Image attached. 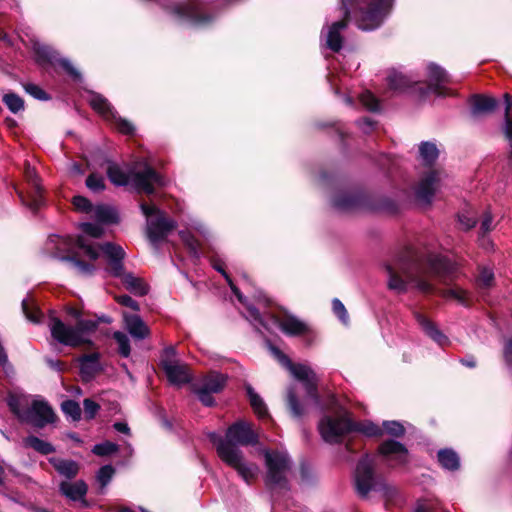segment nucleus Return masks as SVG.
Wrapping results in <instances>:
<instances>
[{"instance_id": "3c124183", "label": "nucleus", "mask_w": 512, "mask_h": 512, "mask_svg": "<svg viewBox=\"0 0 512 512\" xmlns=\"http://www.w3.org/2000/svg\"><path fill=\"white\" fill-rule=\"evenodd\" d=\"M383 429L387 434L394 437H400L405 433L403 425L398 421H384Z\"/></svg>"}, {"instance_id": "f257e3e1", "label": "nucleus", "mask_w": 512, "mask_h": 512, "mask_svg": "<svg viewBox=\"0 0 512 512\" xmlns=\"http://www.w3.org/2000/svg\"><path fill=\"white\" fill-rule=\"evenodd\" d=\"M385 270L390 290L404 293L412 284L422 292H431V276L445 278L447 262L445 257L431 254L425 258L414 248H406L393 261L385 264Z\"/></svg>"}, {"instance_id": "680f3d73", "label": "nucleus", "mask_w": 512, "mask_h": 512, "mask_svg": "<svg viewBox=\"0 0 512 512\" xmlns=\"http://www.w3.org/2000/svg\"><path fill=\"white\" fill-rule=\"evenodd\" d=\"M246 317L250 321L258 322L262 326H264L265 328L268 329V325L264 322V320L262 319L261 314L259 313V311L255 307H253L251 305L247 306V316Z\"/></svg>"}, {"instance_id": "72a5a7b5", "label": "nucleus", "mask_w": 512, "mask_h": 512, "mask_svg": "<svg viewBox=\"0 0 512 512\" xmlns=\"http://www.w3.org/2000/svg\"><path fill=\"white\" fill-rule=\"evenodd\" d=\"M498 105V101L490 96L477 95L474 97L472 112L474 114L491 112Z\"/></svg>"}, {"instance_id": "5701e85b", "label": "nucleus", "mask_w": 512, "mask_h": 512, "mask_svg": "<svg viewBox=\"0 0 512 512\" xmlns=\"http://www.w3.org/2000/svg\"><path fill=\"white\" fill-rule=\"evenodd\" d=\"M59 490L66 498L71 501H79L83 507H87L88 503L85 496L88 491L87 484L83 480L75 482L62 481Z\"/></svg>"}, {"instance_id": "79ce46f5", "label": "nucleus", "mask_w": 512, "mask_h": 512, "mask_svg": "<svg viewBox=\"0 0 512 512\" xmlns=\"http://www.w3.org/2000/svg\"><path fill=\"white\" fill-rule=\"evenodd\" d=\"M113 338L118 345L119 354L124 358L129 357L131 353L129 337L124 332L116 331L113 333Z\"/></svg>"}, {"instance_id": "a211bd4d", "label": "nucleus", "mask_w": 512, "mask_h": 512, "mask_svg": "<svg viewBox=\"0 0 512 512\" xmlns=\"http://www.w3.org/2000/svg\"><path fill=\"white\" fill-rule=\"evenodd\" d=\"M225 383L226 377L223 374L211 372L194 386V391L205 406H212L214 404L212 394L219 393Z\"/></svg>"}, {"instance_id": "603ef678", "label": "nucleus", "mask_w": 512, "mask_h": 512, "mask_svg": "<svg viewBox=\"0 0 512 512\" xmlns=\"http://www.w3.org/2000/svg\"><path fill=\"white\" fill-rule=\"evenodd\" d=\"M360 102L370 111H377L379 109V102L377 98L369 91L363 92L360 95Z\"/></svg>"}, {"instance_id": "39448f33", "label": "nucleus", "mask_w": 512, "mask_h": 512, "mask_svg": "<svg viewBox=\"0 0 512 512\" xmlns=\"http://www.w3.org/2000/svg\"><path fill=\"white\" fill-rule=\"evenodd\" d=\"M68 314L76 319L74 326L67 325L60 319L51 316L49 327L52 337L59 343L77 347L84 344H90L91 338L95 334L99 322L110 323L108 316H100L97 320L83 319L75 308H69Z\"/></svg>"}, {"instance_id": "c756f323", "label": "nucleus", "mask_w": 512, "mask_h": 512, "mask_svg": "<svg viewBox=\"0 0 512 512\" xmlns=\"http://www.w3.org/2000/svg\"><path fill=\"white\" fill-rule=\"evenodd\" d=\"M101 370L99 354L92 353L80 359V373L84 380L89 381Z\"/></svg>"}, {"instance_id": "0e129e2a", "label": "nucleus", "mask_w": 512, "mask_h": 512, "mask_svg": "<svg viewBox=\"0 0 512 512\" xmlns=\"http://www.w3.org/2000/svg\"><path fill=\"white\" fill-rule=\"evenodd\" d=\"M358 125L363 133L369 134L375 128V122L370 118H364L363 120L358 122Z\"/></svg>"}, {"instance_id": "69168bd1", "label": "nucleus", "mask_w": 512, "mask_h": 512, "mask_svg": "<svg viewBox=\"0 0 512 512\" xmlns=\"http://www.w3.org/2000/svg\"><path fill=\"white\" fill-rule=\"evenodd\" d=\"M414 512H435L433 503L430 501H420L416 504Z\"/></svg>"}, {"instance_id": "e433bc0d", "label": "nucleus", "mask_w": 512, "mask_h": 512, "mask_svg": "<svg viewBox=\"0 0 512 512\" xmlns=\"http://www.w3.org/2000/svg\"><path fill=\"white\" fill-rule=\"evenodd\" d=\"M457 223L459 229L463 231L470 230L476 225V216L470 206H465V208L457 213Z\"/></svg>"}, {"instance_id": "dca6fc26", "label": "nucleus", "mask_w": 512, "mask_h": 512, "mask_svg": "<svg viewBox=\"0 0 512 512\" xmlns=\"http://www.w3.org/2000/svg\"><path fill=\"white\" fill-rule=\"evenodd\" d=\"M161 366L172 384L181 385L191 380L188 366L176 359V350L174 347H168L163 351Z\"/></svg>"}, {"instance_id": "a878e982", "label": "nucleus", "mask_w": 512, "mask_h": 512, "mask_svg": "<svg viewBox=\"0 0 512 512\" xmlns=\"http://www.w3.org/2000/svg\"><path fill=\"white\" fill-rule=\"evenodd\" d=\"M420 82L414 74H404L397 70H391L387 76V83L391 90L402 93Z\"/></svg>"}, {"instance_id": "9b49d317", "label": "nucleus", "mask_w": 512, "mask_h": 512, "mask_svg": "<svg viewBox=\"0 0 512 512\" xmlns=\"http://www.w3.org/2000/svg\"><path fill=\"white\" fill-rule=\"evenodd\" d=\"M101 252L108 259L110 273L116 277H122L124 285L130 292L138 296L147 294L148 287L141 278L123 272L122 259L125 253L120 246L107 242L101 245Z\"/></svg>"}, {"instance_id": "473e14b6", "label": "nucleus", "mask_w": 512, "mask_h": 512, "mask_svg": "<svg viewBox=\"0 0 512 512\" xmlns=\"http://www.w3.org/2000/svg\"><path fill=\"white\" fill-rule=\"evenodd\" d=\"M419 159L425 165H432L439 156V150L435 143L423 141L419 144Z\"/></svg>"}, {"instance_id": "ea45409f", "label": "nucleus", "mask_w": 512, "mask_h": 512, "mask_svg": "<svg viewBox=\"0 0 512 512\" xmlns=\"http://www.w3.org/2000/svg\"><path fill=\"white\" fill-rule=\"evenodd\" d=\"M287 404L290 409L291 414L300 418L305 413V408L302 404L299 403L294 387H290L287 391Z\"/></svg>"}, {"instance_id": "5fc2aeb1", "label": "nucleus", "mask_w": 512, "mask_h": 512, "mask_svg": "<svg viewBox=\"0 0 512 512\" xmlns=\"http://www.w3.org/2000/svg\"><path fill=\"white\" fill-rule=\"evenodd\" d=\"M86 186L93 192H100L105 188L102 176L91 174L86 180Z\"/></svg>"}, {"instance_id": "1a4fd4ad", "label": "nucleus", "mask_w": 512, "mask_h": 512, "mask_svg": "<svg viewBox=\"0 0 512 512\" xmlns=\"http://www.w3.org/2000/svg\"><path fill=\"white\" fill-rule=\"evenodd\" d=\"M167 9L178 21L194 27H207L218 18V12L206 0H187Z\"/></svg>"}, {"instance_id": "bb28decb", "label": "nucleus", "mask_w": 512, "mask_h": 512, "mask_svg": "<svg viewBox=\"0 0 512 512\" xmlns=\"http://www.w3.org/2000/svg\"><path fill=\"white\" fill-rule=\"evenodd\" d=\"M37 53L44 60L53 65H59L64 71L70 75L74 80H79L81 75L79 71L72 65L66 58H58L57 53L47 46L39 47Z\"/></svg>"}, {"instance_id": "cd10ccee", "label": "nucleus", "mask_w": 512, "mask_h": 512, "mask_svg": "<svg viewBox=\"0 0 512 512\" xmlns=\"http://www.w3.org/2000/svg\"><path fill=\"white\" fill-rule=\"evenodd\" d=\"M125 328L129 334L136 340H143L150 334V330L145 322L136 314H123Z\"/></svg>"}, {"instance_id": "9d476101", "label": "nucleus", "mask_w": 512, "mask_h": 512, "mask_svg": "<svg viewBox=\"0 0 512 512\" xmlns=\"http://www.w3.org/2000/svg\"><path fill=\"white\" fill-rule=\"evenodd\" d=\"M267 347L277 361L289 370L295 379L303 384L307 398L316 406H320V399L317 393V377L314 371L305 364H293L288 356L269 341L267 342Z\"/></svg>"}, {"instance_id": "4468645a", "label": "nucleus", "mask_w": 512, "mask_h": 512, "mask_svg": "<svg viewBox=\"0 0 512 512\" xmlns=\"http://www.w3.org/2000/svg\"><path fill=\"white\" fill-rule=\"evenodd\" d=\"M24 177L27 190L24 191L15 187V191L22 205L27 207L33 213H36L45 203L43 188L34 167L30 166V164L25 165Z\"/></svg>"}, {"instance_id": "f03ea898", "label": "nucleus", "mask_w": 512, "mask_h": 512, "mask_svg": "<svg viewBox=\"0 0 512 512\" xmlns=\"http://www.w3.org/2000/svg\"><path fill=\"white\" fill-rule=\"evenodd\" d=\"M258 438L252 425L245 421H238L231 425L225 438L215 432L209 434V439L215 445L219 458L234 469L247 484H251L258 477L259 466L247 461L237 446L255 445Z\"/></svg>"}, {"instance_id": "864d4df0", "label": "nucleus", "mask_w": 512, "mask_h": 512, "mask_svg": "<svg viewBox=\"0 0 512 512\" xmlns=\"http://www.w3.org/2000/svg\"><path fill=\"white\" fill-rule=\"evenodd\" d=\"M332 308L334 314L339 318V320L344 325H347L349 322V316L343 303L339 299L335 298L332 301Z\"/></svg>"}, {"instance_id": "37998d69", "label": "nucleus", "mask_w": 512, "mask_h": 512, "mask_svg": "<svg viewBox=\"0 0 512 512\" xmlns=\"http://www.w3.org/2000/svg\"><path fill=\"white\" fill-rule=\"evenodd\" d=\"M211 263H212V266L215 270H217L218 272H220L224 277L225 279L227 280L229 286L231 287V290L233 291V293L236 295V297L238 298V300L242 303H244V297L243 295L241 294V292L239 291V289L233 284L232 280L230 279V277L228 276V274L226 273V271L224 270V263L220 260V259H216V258H213L211 260Z\"/></svg>"}, {"instance_id": "423d86ee", "label": "nucleus", "mask_w": 512, "mask_h": 512, "mask_svg": "<svg viewBox=\"0 0 512 512\" xmlns=\"http://www.w3.org/2000/svg\"><path fill=\"white\" fill-rule=\"evenodd\" d=\"M345 16L363 31L378 28L389 15L394 0H341Z\"/></svg>"}, {"instance_id": "58836bf2", "label": "nucleus", "mask_w": 512, "mask_h": 512, "mask_svg": "<svg viewBox=\"0 0 512 512\" xmlns=\"http://www.w3.org/2000/svg\"><path fill=\"white\" fill-rule=\"evenodd\" d=\"M504 103H505V111H504V134L506 138L511 142V157H512V120L510 118V109L512 107V96L509 94H504Z\"/></svg>"}, {"instance_id": "393cba45", "label": "nucleus", "mask_w": 512, "mask_h": 512, "mask_svg": "<svg viewBox=\"0 0 512 512\" xmlns=\"http://www.w3.org/2000/svg\"><path fill=\"white\" fill-rule=\"evenodd\" d=\"M415 316L425 335L429 337L433 342H435L439 347L444 349L448 343V338L444 332L439 329L437 324L422 314L417 313Z\"/></svg>"}, {"instance_id": "de8ad7c7", "label": "nucleus", "mask_w": 512, "mask_h": 512, "mask_svg": "<svg viewBox=\"0 0 512 512\" xmlns=\"http://www.w3.org/2000/svg\"><path fill=\"white\" fill-rule=\"evenodd\" d=\"M494 273L490 268L483 267L480 270L477 284L480 288L487 289L493 285Z\"/></svg>"}, {"instance_id": "a18cd8bd", "label": "nucleus", "mask_w": 512, "mask_h": 512, "mask_svg": "<svg viewBox=\"0 0 512 512\" xmlns=\"http://www.w3.org/2000/svg\"><path fill=\"white\" fill-rule=\"evenodd\" d=\"M62 411L73 421H77L81 418L80 405L74 400H65L61 404Z\"/></svg>"}, {"instance_id": "0eeeda50", "label": "nucleus", "mask_w": 512, "mask_h": 512, "mask_svg": "<svg viewBox=\"0 0 512 512\" xmlns=\"http://www.w3.org/2000/svg\"><path fill=\"white\" fill-rule=\"evenodd\" d=\"M107 175L110 181L117 186L131 184L139 193L151 195L156 187H161L165 181L151 166L145 164L140 171H126L115 163H109Z\"/></svg>"}, {"instance_id": "338daca9", "label": "nucleus", "mask_w": 512, "mask_h": 512, "mask_svg": "<svg viewBox=\"0 0 512 512\" xmlns=\"http://www.w3.org/2000/svg\"><path fill=\"white\" fill-rule=\"evenodd\" d=\"M504 359L508 365H512V337L506 340L504 344Z\"/></svg>"}, {"instance_id": "c03bdc74", "label": "nucleus", "mask_w": 512, "mask_h": 512, "mask_svg": "<svg viewBox=\"0 0 512 512\" xmlns=\"http://www.w3.org/2000/svg\"><path fill=\"white\" fill-rule=\"evenodd\" d=\"M3 102L8 107V109L14 114L24 109L23 99L15 93L5 94L3 96Z\"/></svg>"}, {"instance_id": "c9c22d12", "label": "nucleus", "mask_w": 512, "mask_h": 512, "mask_svg": "<svg viewBox=\"0 0 512 512\" xmlns=\"http://www.w3.org/2000/svg\"><path fill=\"white\" fill-rule=\"evenodd\" d=\"M91 216L100 223H113L117 219L116 212L105 205L93 207Z\"/></svg>"}, {"instance_id": "f704fd0d", "label": "nucleus", "mask_w": 512, "mask_h": 512, "mask_svg": "<svg viewBox=\"0 0 512 512\" xmlns=\"http://www.w3.org/2000/svg\"><path fill=\"white\" fill-rule=\"evenodd\" d=\"M24 445L26 447L34 449L35 451L43 455H48L55 451V448L51 443L44 441L33 435L28 436L24 439Z\"/></svg>"}, {"instance_id": "7ed1b4c3", "label": "nucleus", "mask_w": 512, "mask_h": 512, "mask_svg": "<svg viewBox=\"0 0 512 512\" xmlns=\"http://www.w3.org/2000/svg\"><path fill=\"white\" fill-rule=\"evenodd\" d=\"M45 252L53 258L71 262L79 274L86 276L93 273L94 266L84 263L76 257L84 255L91 260H96L101 252V245H94L91 240L84 236L74 239L72 237L51 235L45 244Z\"/></svg>"}, {"instance_id": "b1692460", "label": "nucleus", "mask_w": 512, "mask_h": 512, "mask_svg": "<svg viewBox=\"0 0 512 512\" xmlns=\"http://www.w3.org/2000/svg\"><path fill=\"white\" fill-rule=\"evenodd\" d=\"M365 201L360 193L340 192L333 198V206L340 211H351L364 207Z\"/></svg>"}, {"instance_id": "a19ab883", "label": "nucleus", "mask_w": 512, "mask_h": 512, "mask_svg": "<svg viewBox=\"0 0 512 512\" xmlns=\"http://www.w3.org/2000/svg\"><path fill=\"white\" fill-rule=\"evenodd\" d=\"M22 310L26 316V318L33 323H39L42 318V313L39 311V309L36 307V305L33 303L30 299H24L22 301Z\"/></svg>"}, {"instance_id": "13d9d810", "label": "nucleus", "mask_w": 512, "mask_h": 512, "mask_svg": "<svg viewBox=\"0 0 512 512\" xmlns=\"http://www.w3.org/2000/svg\"><path fill=\"white\" fill-rule=\"evenodd\" d=\"M25 91L29 95L34 97L35 99H38V100H48L49 99V96L47 95V93L42 88H40L38 85L27 84V85H25Z\"/></svg>"}, {"instance_id": "09e8293b", "label": "nucleus", "mask_w": 512, "mask_h": 512, "mask_svg": "<svg viewBox=\"0 0 512 512\" xmlns=\"http://www.w3.org/2000/svg\"><path fill=\"white\" fill-rule=\"evenodd\" d=\"M117 451L118 445L110 441L96 444L92 449V452L98 456H107Z\"/></svg>"}, {"instance_id": "2eb2a0df", "label": "nucleus", "mask_w": 512, "mask_h": 512, "mask_svg": "<svg viewBox=\"0 0 512 512\" xmlns=\"http://www.w3.org/2000/svg\"><path fill=\"white\" fill-rule=\"evenodd\" d=\"M88 101L91 107L120 133L127 135L133 134L135 130L134 125L127 119L119 116L108 100L102 95L91 93Z\"/></svg>"}, {"instance_id": "4be33fe9", "label": "nucleus", "mask_w": 512, "mask_h": 512, "mask_svg": "<svg viewBox=\"0 0 512 512\" xmlns=\"http://www.w3.org/2000/svg\"><path fill=\"white\" fill-rule=\"evenodd\" d=\"M346 26L347 21L343 19L332 23L322 30L321 38L325 40L326 47L334 52H338L342 48L343 38L341 32Z\"/></svg>"}, {"instance_id": "bf43d9fd", "label": "nucleus", "mask_w": 512, "mask_h": 512, "mask_svg": "<svg viewBox=\"0 0 512 512\" xmlns=\"http://www.w3.org/2000/svg\"><path fill=\"white\" fill-rule=\"evenodd\" d=\"M84 413L87 419H92L97 414L100 406L93 400L87 398L83 401Z\"/></svg>"}, {"instance_id": "774afa93", "label": "nucleus", "mask_w": 512, "mask_h": 512, "mask_svg": "<svg viewBox=\"0 0 512 512\" xmlns=\"http://www.w3.org/2000/svg\"><path fill=\"white\" fill-rule=\"evenodd\" d=\"M460 468V458L459 456L450 449V471H455Z\"/></svg>"}, {"instance_id": "c85d7f7f", "label": "nucleus", "mask_w": 512, "mask_h": 512, "mask_svg": "<svg viewBox=\"0 0 512 512\" xmlns=\"http://www.w3.org/2000/svg\"><path fill=\"white\" fill-rule=\"evenodd\" d=\"M427 83L432 92L437 95L444 94L445 69L434 62H430L426 67Z\"/></svg>"}, {"instance_id": "7c9ffc66", "label": "nucleus", "mask_w": 512, "mask_h": 512, "mask_svg": "<svg viewBox=\"0 0 512 512\" xmlns=\"http://www.w3.org/2000/svg\"><path fill=\"white\" fill-rule=\"evenodd\" d=\"M50 463L60 475L67 479L74 478L79 472V465L73 460L51 458Z\"/></svg>"}, {"instance_id": "8fccbe9b", "label": "nucleus", "mask_w": 512, "mask_h": 512, "mask_svg": "<svg viewBox=\"0 0 512 512\" xmlns=\"http://www.w3.org/2000/svg\"><path fill=\"white\" fill-rule=\"evenodd\" d=\"M114 473L115 470L111 465H105L100 468L97 473V481L100 483L102 489L111 481Z\"/></svg>"}, {"instance_id": "aec40b11", "label": "nucleus", "mask_w": 512, "mask_h": 512, "mask_svg": "<svg viewBox=\"0 0 512 512\" xmlns=\"http://www.w3.org/2000/svg\"><path fill=\"white\" fill-rule=\"evenodd\" d=\"M439 181V174L436 171L425 174L414 188L417 202L423 205L430 204L439 189Z\"/></svg>"}, {"instance_id": "f3484780", "label": "nucleus", "mask_w": 512, "mask_h": 512, "mask_svg": "<svg viewBox=\"0 0 512 512\" xmlns=\"http://www.w3.org/2000/svg\"><path fill=\"white\" fill-rule=\"evenodd\" d=\"M355 488L358 495L366 498L375 488L374 464L369 456L363 457L357 464L354 474Z\"/></svg>"}, {"instance_id": "052dcab7", "label": "nucleus", "mask_w": 512, "mask_h": 512, "mask_svg": "<svg viewBox=\"0 0 512 512\" xmlns=\"http://www.w3.org/2000/svg\"><path fill=\"white\" fill-rule=\"evenodd\" d=\"M449 294H450V300L455 299L462 305L468 304V294L466 291H464L460 288H457V287L450 286Z\"/></svg>"}, {"instance_id": "6ab92c4d", "label": "nucleus", "mask_w": 512, "mask_h": 512, "mask_svg": "<svg viewBox=\"0 0 512 512\" xmlns=\"http://www.w3.org/2000/svg\"><path fill=\"white\" fill-rule=\"evenodd\" d=\"M378 451L384 458V461L391 467L402 466L409 461L407 448L400 442L394 440L384 441L379 446Z\"/></svg>"}, {"instance_id": "f8f14e48", "label": "nucleus", "mask_w": 512, "mask_h": 512, "mask_svg": "<svg viewBox=\"0 0 512 512\" xmlns=\"http://www.w3.org/2000/svg\"><path fill=\"white\" fill-rule=\"evenodd\" d=\"M266 485L270 489H286L292 470V461L286 451L265 450Z\"/></svg>"}, {"instance_id": "2f4dec72", "label": "nucleus", "mask_w": 512, "mask_h": 512, "mask_svg": "<svg viewBox=\"0 0 512 512\" xmlns=\"http://www.w3.org/2000/svg\"><path fill=\"white\" fill-rule=\"evenodd\" d=\"M493 216L490 211H485L482 215L479 228V242L484 248H490L492 243L487 235L495 228Z\"/></svg>"}, {"instance_id": "6e6d98bb", "label": "nucleus", "mask_w": 512, "mask_h": 512, "mask_svg": "<svg viewBox=\"0 0 512 512\" xmlns=\"http://www.w3.org/2000/svg\"><path fill=\"white\" fill-rule=\"evenodd\" d=\"M81 229L86 235L93 238H99L103 233V229L99 224L89 222L82 223Z\"/></svg>"}, {"instance_id": "6e6552de", "label": "nucleus", "mask_w": 512, "mask_h": 512, "mask_svg": "<svg viewBox=\"0 0 512 512\" xmlns=\"http://www.w3.org/2000/svg\"><path fill=\"white\" fill-rule=\"evenodd\" d=\"M7 404L19 420L38 428H43L55 419L52 408L43 400L35 399L30 403L26 395L10 394Z\"/></svg>"}, {"instance_id": "4c0bfd02", "label": "nucleus", "mask_w": 512, "mask_h": 512, "mask_svg": "<svg viewBox=\"0 0 512 512\" xmlns=\"http://www.w3.org/2000/svg\"><path fill=\"white\" fill-rule=\"evenodd\" d=\"M246 391L250 401V405L253 408L254 412L258 415L259 418H264L268 414V412L262 398L254 391V389L250 385L246 386Z\"/></svg>"}, {"instance_id": "4d7b16f0", "label": "nucleus", "mask_w": 512, "mask_h": 512, "mask_svg": "<svg viewBox=\"0 0 512 512\" xmlns=\"http://www.w3.org/2000/svg\"><path fill=\"white\" fill-rule=\"evenodd\" d=\"M73 205L76 210L86 213H91L93 206L91 202L83 196H75L73 198Z\"/></svg>"}, {"instance_id": "ddd939ff", "label": "nucleus", "mask_w": 512, "mask_h": 512, "mask_svg": "<svg viewBox=\"0 0 512 512\" xmlns=\"http://www.w3.org/2000/svg\"><path fill=\"white\" fill-rule=\"evenodd\" d=\"M140 208L146 217L147 237L156 246L176 227V223L154 204L141 203Z\"/></svg>"}, {"instance_id": "20e7f679", "label": "nucleus", "mask_w": 512, "mask_h": 512, "mask_svg": "<svg viewBox=\"0 0 512 512\" xmlns=\"http://www.w3.org/2000/svg\"><path fill=\"white\" fill-rule=\"evenodd\" d=\"M318 429L322 439L330 444L341 442L345 435L352 431L368 437L383 434V429L371 421H352L348 411L340 406L321 418Z\"/></svg>"}, {"instance_id": "49530a36", "label": "nucleus", "mask_w": 512, "mask_h": 512, "mask_svg": "<svg viewBox=\"0 0 512 512\" xmlns=\"http://www.w3.org/2000/svg\"><path fill=\"white\" fill-rule=\"evenodd\" d=\"M180 237L185 245L188 247L193 257L199 258V243L189 232L181 231Z\"/></svg>"}, {"instance_id": "412c9836", "label": "nucleus", "mask_w": 512, "mask_h": 512, "mask_svg": "<svg viewBox=\"0 0 512 512\" xmlns=\"http://www.w3.org/2000/svg\"><path fill=\"white\" fill-rule=\"evenodd\" d=\"M271 319L285 334L290 336L302 335L308 331L307 324L291 314L271 315Z\"/></svg>"}, {"instance_id": "e2e57ef3", "label": "nucleus", "mask_w": 512, "mask_h": 512, "mask_svg": "<svg viewBox=\"0 0 512 512\" xmlns=\"http://www.w3.org/2000/svg\"><path fill=\"white\" fill-rule=\"evenodd\" d=\"M117 301L119 304L123 305V306H126V307H129L133 310H138L139 309V306L137 304V302L135 300H133L130 296L128 295H120L117 297Z\"/></svg>"}]
</instances>
